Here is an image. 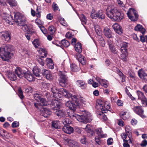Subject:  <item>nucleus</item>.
Here are the masks:
<instances>
[{"mask_svg":"<svg viewBox=\"0 0 147 147\" xmlns=\"http://www.w3.org/2000/svg\"><path fill=\"white\" fill-rule=\"evenodd\" d=\"M14 20L18 25L22 26V28L24 32H32V25L30 24H25L24 18L20 13L17 12L14 13Z\"/></svg>","mask_w":147,"mask_h":147,"instance_id":"obj_1","label":"nucleus"},{"mask_svg":"<svg viewBox=\"0 0 147 147\" xmlns=\"http://www.w3.org/2000/svg\"><path fill=\"white\" fill-rule=\"evenodd\" d=\"M108 17L115 21H120L123 17V14L114 7H108L106 10Z\"/></svg>","mask_w":147,"mask_h":147,"instance_id":"obj_2","label":"nucleus"},{"mask_svg":"<svg viewBox=\"0 0 147 147\" xmlns=\"http://www.w3.org/2000/svg\"><path fill=\"white\" fill-rule=\"evenodd\" d=\"M12 46L7 45L4 47H0V58L4 61H8L11 58Z\"/></svg>","mask_w":147,"mask_h":147,"instance_id":"obj_3","label":"nucleus"},{"mask_svg":"<svg viewBox=\"0 0 147 147\" xmlns=\"http://www.w3.org/2000/svg\"><path fill=\"white\" fill-rule=\"evenodd\" d=\"M59 78L58 79L59 85L62 87L65 86L67 84L68 80L65 71L60 70L58 73Z\"/></svg>","mask_w":147,"mask_h":147,"instance_id":"obj_4","label":"nucleus"},{"mask_svg":"<svg viewBox=\"0 0 147 147\" xmlns=\"http://www.w3.org/2000/svg\"><path fill=\"white\" fill-rule=\"evenodd\" d=\"M132 109L137 114L143 118L146 117L144 114V111L142 106H135Z\"/></svg>","mask_w":147,"mask_h":147,"instance_id":"obj_5","label":"nucleus"},{"mask_svg":"<svg viewBox=\"0 0 147 147\" xmlns=\"http://www.w3.org/2000/svg\"><path fill=\"white\" fill-rule=\"evenodd\" d=\"M42 75L45 76L46 78L48 80H50L53 79L52 75L51 72L48 70L43 69L42 70Z\"/></svg>","mask_w":147,"mask_h":147,"instance_id":"obj_6","label":"nucleus"},{"mask_svg":"<svg viewBox=\"0 0 147 147\" xmlns=\"http://www.w3.org/2000/svg\"><path fill=\"white\" fill-rule=\"evenodd\" d=\"M15 72L18 77L20 78H22L24 76L26 72L21 68L19 67H16Z\"/></svg>","mask_w":147,"mask_h":147,"instance_id":"obj_7","label":"nucleus"},{"mask_svg":"<svg viewBox=\"0 0 147 147\" xmlns=\"http://www.w3.org/2000/svg\"><path fill=\"white\" fill-rule=\"evenodd\" d=\"M95 108L97 110L101 111L102 113H107V110H105L103 102L102 101L100 102V103H98V101H97Z\"/></svg>","mask_w":147,"mask_h":147,"instance_id":"obj_8","label":"nucleus"},{"mask_svg":"<svg viewBox=\"0 0 147 147\" xmlns=\"http://www.w3.org/2000/svg\"><path fill=\"white\" fill-rule=\"evenodd\" d=\"M112 27L115 31L117 34H121L123 33V30L118 24L115 23L113 25Z\"/></svg>","mask_w":147,"mask_h":147,"instance_id":"obj_9","label":"nucleus"},{"mask_svg":"<svg viewBox=\"0 0 147 147\" xmlns=\"http://www.w3.org/2000/svg\"><path fill=\"white\" fill-rule=\"evenodd\" d=\"M65 105L67 107L69 108L70 110L75 111L76 110L77 105L72 103L70 101H67L65 103Z\"/></svg>","mask_w":147,"mask_h":147,"instance_id":"obj_10","label":"nucleus"},{"mask_svg":"<svg viewBox=\"0 0 147 147\" xmlns=\"http://www.w3.org/2000/svg\"><path fill=\"white\" fill-rule=\"evenodd\" d=\"M103 33L107 38H113L112 32L109 28L108 27H105L104 28Z\"/></svg>","mask_w":147,"mask_h":147,"instance_id":"obj_11","label":"nucleus"},{"mask_svg":"<svg viewBox=\"0 0 147 147\" xmlns=\"http://www.w3.org/2000/svg\"><path fill=\"white\" fill-rule=\"evenodd\" d=\"M10 34L9 32L6 31L1 32L0 33V36L3 37L5 40L8 42L11 39Z\"/></svg>","mask_w":147,"mask_h":147,"instance_id":"obj_12","label":"nucleus"},{"mask_svg":"<svg viewBox=\"0 0 147 147\" xmlns=\"http://www.w3.org/2000/svg\"><path fill=\"white\" fill-rule=\"evenodd\" d=\"M24 77L29 82H32L34 80V75L29 71L26 72L24 76Z\"/></svg>","mask_w":147,"mask_h":147,"instance_id":"obj_13","label":"nucleus"},{"mask_svg":"<svg viewBox=\"0 0 147 147\" xmlns=\"http://www.w3.org/2000/svg\"><path fill=\"white\" fill-rule=\"evenodd\" d=\"M138 73L141 78L145 81H147V74L144 70L142 69H139Z\"/></svg>","mask_w":147,"mask_h":147,"instance_id":"obj_14","label":"nucleus"},{"mask_svg":"<svg viewBox=\"0 0 147 147\" xmlns=\"http://www.w3.org/2000/svg\"><path fill=\"white\" fill-rule=\"evenodd\" d=\"M76 119L81 122H86L87 120V117L86 113L81 115H78Z\"/></svg>","mask_w":147,"mask_h":147,"instance_id":"obj_15","label":"nucleus"},{"mask_svg":"<svg viewBox=\"0 0 147 147\" xmlns=\"http://www.w3.org/2000/svg\"><path fill=\"white\" fill-rule=\"evenodd\" d=\"M59 102L56 100H54L51 102V107L53 110H57L60 108Z\"/></svg>","mask_w":147,"mask_h":147,"instance_id":"obj_16","label":"nucleus"},{"mask_svg":"<svg viewBox=\"0 0 147 147\" xmlns=\"http://www.w3.org/2000/svg\"><path fill=\"white\" fill-rule=\"evenodd\" d=\"M62 130L67 134H70L74 131L73 128L71 126H65L62 128Z\"/></svg>","mask_w":147,"mask_h":147,"instance_id":"obj_17","label":"nucleus"},{"mask_svg":"<svg viewBox=\"0 0 147 147\" xmlns=\"http://www.w3.org/2000/svg\"><path fill=\"white\" fill-rule=\"evenodd\" d=\"M76 58L78 61L82 65H84L86 63V60L84 57L82 56L80 53L77 54L76 55Z\"/></svg>","mask_w":147,"mask_h":147,"instance_id":"obj_18","label":"nucleus"},{"mask_svg":"<svg viewBox=\"0 0 147 147\" xmlns=\"http://www.w3.org/2000/svg\"><path fill=\"white\" fill-rule=\"evenodd\" d=\"M42 115L45 117H48L51 114V111L48 109L47 108H45L43 109Z\"/></svg>","mask_w":147,"mask_h":147,"instance_id":"obj_19","label":"nucleus"},{"mask_svg":"<svg viewBox=\"0 0 147 147\" xmlns=\"http://www.w3.org/2000/svg\"><path fill=\"white\" fill-rule=\"evenodd\" d=\"M96 17L98 19L102 20L105 19V15L103 11L100 10L96 12Z\"/></svg>","mask_w":147,"mask_h":147,"instance_id":"obj_20","label":"nucleus"},{"mask_svg":"<svg viewBox=\"0 0 147 147\" xmlns=\"http://www.w3.org/2000/svg\"><path fill=\"white\" fill-rule=\"evenodd\" d=\"M128 47V43L126 42H123L120 48L121 53L127 52Z\"/></svg>","mask_w":147,"mask_h":147,"instance_id":"obj_21","label":"nucleus"},{"mask_svg":"<svg viewBox=\"0 0 147 147\" xmlns=\"http://www.w3.org/2000/svg\"><path fill=\"white\" fill-rule=\"evenodd\" d=\"M127 16L136 15V17L135 18V19L136 20L138 14L136 13V11L134 9L132 8H130L127 13Z\"/></svg>","mask_w":147,"mask_h":147,"instance_id":"obj_22","label":"nucleus"},{"mask_svg":"<svg viewBox=\"0 0 147 147\" xmlns=\"http://www.w3.org/2000/svg\"><path fill=\"white\" fill-rule=\"evenodd\" d=\"M77 84L82 89H85L87 87V84H86L85 82L82 80H77L76 81Z\"/></svg>","mask_w":147,"mask_h":147,"instance_id":"obj_23","label":"nucleus"},{"mask_svg":"<svg viewBox=\"0 0 147 147\" xmlns=\"http://www.w3.org/2000/svg\"><path fill=\"white\" fill-rule=\"evenodd\" d=\"M22 88L23 89L25 90V91L26 93H32L33 91L32 88L27 84L24 85Z\"/></svg>","mask_w":147,"mask_h":147,"instance_id":"obj_24","label":"nucleus"},{"mask_svg":"<svg viewBox=\"0 0 147 147\" xmlns=\"http://www.w3.org/2000/svg\"><path fill=\"white\" fill-rule=\"evenodd\" d=\"M7 76L8 78L11 81H14L17 79L16 75L13 73L11 72H9L8 73Z\"/></svg>","mask_w":147,"mask_h":147,"instance_id":"obj_25","label":"nucleus"},{"mask_svg":"<svg viewBox=\"0 0 147 147\" xmlns=\"http://www.w3.org/2000/svg\"><path fill=\"white\" fill-rule=\"evenodd\" d=\"M84 125H85V127H84V125H83L82 128L85 130L88 133H90L92 135H93L94 133L92 130L91 129L90 125H87L86 124H84Z\"/></svg>","mask_w":147,"mask_h":147,"instance_id":"obj_26","label":"nucleus"},{"mask_svg":"<svg viewBox=\"0 0 147 147\" xmlns=\"http://www.w3.org/2000/svg\"><path fill=\"white\" fill-rule=\"evenodd\" d=\"M47 54L45 53L44 54V56H41L38 59L37 61L38 63L42 66H43L45 65V63L42 60V58L46 57Z\"/></svg>","mask_w":147,"mask_h":147,"instance_id":"obj_27","label":"nucleus"},{"mask_svg":"<svg viewBox=\"0 0 147 147\" xmlns=\"http://www.w3.org/2000/svg\"><path fill=\"white\" fill-rule=\"evenodd\" d=\"M134 29L136 31H140L143 34L145 33L146 31L145 29L140 24L138 25L135 27Z\"/></svg>","mask_w":147,"mask_h":147,"instance_id":"obj_28","label":"nucleus"},{"mask_svg":"<svg viewBox=\"0 0 147 147\" xmlns=\"http://www.w3.org/2000/svg\"><path fill=\"white\" fill-rule=\"evenodd\" d=\"M75 50L78 52L80 53L82 51V45L80 42L76 43L74 46Z\"/></svg>","mask_w":147,"mask_h":147,"instance_id":"obj_29","label":"nucleus"},{"mask_svg":"<svg viewBox=\"0 0 147 147\" xmlns=\"http://www.w3.org/2000/svg\"><path fill=\"white\" fill-rule=\"evenodd\" d=\"M75 111L70 110V111L68 112V115L70 118L74 119H76L78 114L74 113Z\"/></svg>","mask_w":147,"mask_h":147,"instance_id":"obj_30","label":"nucleus"},{"mask_svg":"<svg viewBox=\"0 0 147 147\" xmlns=\"http://www.w3.org/2000/svg\"><path fill=\"white\" fill-rule=\"evenodd\" d=\"M98 41L100 45L104 47L105 45V42L103 38L101 36H98Z\"/></svg>","mask_w":147,"mask_h":147,"instance_id":"obj_31","label":"nucleus"},{"mask_svg":"<svg viewBox=\"0 0 147 147\" xmlns=\"http://www.w3.org/2000/svg\"><path fill=\"white\" fill-rule=\"evenodd\" d=\"M129 139L128 140H125L123 141V146L124 147H130L129 144L132 142L131 138L128 136Z\"/></svg>","mask_w":147,"mask_h":147,"instance_id":"obj_32","label":"nucleus"},{"mask_svg":"<svg viewBox=\"0 0 147 147\" xmlns=\"http://www.w3.org/2000/svg\"><path fill=\"white\" fill-rule=\"evenodd\" d=\"M61 91L62 92L63 95L68 98H70V97L71 96V94L69 93L68 91L66 89L63 88L61 90Z\"/></svg>","mask_w":147,"mask_h":147,"instance_id":"obj_33","label":"nucleus"},{"mask_svg":"<svg viewBox=\"0 0 147 147\" xmlns=\"http://www.w3.org/2000/svg\"><path fill=\"white\" fill-rule=\"evenodd\" d=\"M61 47H67L69 45L70 43L68 41L64 39L61 40Z\"/></svg>","mask_w":147,"mask_h":147,"instance_id":"obj_34","label":"nucleus"},{"mask_svg":"<svg viewBox=\"0 0 147 147\" xmlns=\"http://www.w3.org/2000/svg\"><path fill=\"white\" fill-rule=\"evenodd\" d=\"M104 107L105 110H107V112L108 111H110L111 109L110 107V104L108 102H106L105 103Z\"/></svg>","mask_w":147,"mask_h":147,"instance_id":"obj_35","label":"nucleus"},{"mask_svg":"<svg viewBox=\"0 0 147 147\" xmlns=\"http://www.w3.org/2000/svg\"><path fill=\"white\" fill-rule=\"evenodd\" d=\"M97 132V134L99 136L101 137H105L106 136V135L103 134V131H102L101 128H98L95 130Z\"/></svg>","mask_w":147,"mask_h":147,"instance_id":"obj_36","label":"nucleus"},{"mask_svg":"<svg viewBox=\"0 0 147 147\" xmlns=\"http://www.w3.org/2000/svg\"><path fill=\"white\" fill-rule=\"evenodd\" d=\"M95 30L98 36H101L102 30L99 26L98 25H95L94 26Z\"/></svg>","mask_w":147,"mask_h":147,"instance_id":"obj_37","label":"nucleus"},{"mask_svg":"<svg viewBox=\"0 0 147 147\" xmlns=\"http://www.w3.org/2000/svg\"><path fill=\"white\" fill-rule=\"evenodd\" d=\"M137 93L138 96V99L141 100L146 98V97L144 95V94L143 92L139 90H138L137 91Z\"/></svg>","mask_w":147,"mask_h":147,"instance_id":"obj_38","label":"nucleus"},{"mask_svg":"<svg viewBox=\"0 0 147 147\" xmlns=\"http://www.w3.org/2000/svg\"><path fill=\"white\" fill-rule=\"evenodd\" d=\"M33 74L35 76L38 77H40V72L39 69L36 68H33Z\"/></svg>","mask_w":147,"mask_h":147,"instance_id":"obj_39","label":"nucleus"},{"mask_svg":"<svg viewBox=\"0 0 147 147\" xmlns=\"http://www.w3.org/2000/svg\"><path fill=\"white\" fill-rule=\"evenodd\" d=\"M127 52L121 53V58L123 61H127Z\"/></svg>","mask_w":147,"mask_h":147,"instance_id":"obj_40","label":"nucleus"},{"mask_svg":"<svg viewBox=\"0 0 147 147\" xmlns=\"http://www.w3.org/2000/svg\"><path fill=\"white\" fill-rule=\"evenodd\" d=\"M55 114L58 117H63L64 115V112L62 110L56 111Z\"/></svg>","mask_w":147,"mask_h":147,"instance_id":"obj_41","label":"nucleus"},{"mask_svg":"<svg viewBox=\"0 0 147 147\" xmlns=\"http://www.w3.org/2000/svg\"><path fill=\"white\" fill-rule=\"evenodd\" d=\"M71 96L70 98H71V99L74 101L77 105H78L79 103L78 102L79 101V99L77 96L76 95H71Z\"/></svg>","mask_w":147,"mask_h":147,"instance_id":"obj_42","label":"nucleus"},{"mask_svg":"<svg viewBox=\"0 0 147 147\" xmlns=\"http://www.w3.org/2000/svg\"><path fill=\"white\" fill-rule=\"evenodd\" d=\"M63 123L65 126H69L71 123V121L68 118H65L63 120Z\"/></svg>","mask_w":147,"mask_h":147,"instance_id":"obj_43","label":"nucleus"},{"mask_svg":"<svg viewBox=\"0 0 147 147\" xmlns=\"http://www.w3.org/2000/svg\"><path fill=\"white\" fill-rule=\"evenodd\" d=\"M79 17L82 23L86 24V23L87 20L85 16L83 14H82L80 15Z\"/></svg>","mask_w":147,"mask_h":147,"instance_id":"obj_44","label":"nucleus"},{"mask_svg":"<svg viewBox=\"0 0 147 147\" xmlns=\"http://www.w3.org/2000/svg\"><path fill=\"white\" fill-rule=\"evenodd\" d=\"M39 101H40L41 103V105L42 106H46L48 105V102L46 99L43 98H41L40 100Z\"/></svg>","mask_w":147,"mask_h":147,"instance_id":"obj_45","label":"nucleus"},{"mask_svg":"<svg viewBox=\"0 0 147 147\" xmlns=\"http://www.w3.org/2000/svg\"><path fill=\"white\" fill-rule=\"evenodd\" d=\"M118 74L121 79V81L122 82H125V76L123 73L119 70L118 72Z\"/></svg>","mask_w":147,"mask_h":147,"instance_id":"obj_46","label":"nucleus"},{"mask_svg":"<svg viewBox=\"0 0 147 147\" xmlns=\"http://www.w3.org/2000/svg\"><path fill=\"white\" fill-rule=\"evenodd\" d=\"M34 99L36 100L39 101L40 99L42 98L41 95L39 92H36L34 94Z\"/></svg>","mask_w":147,"mask_h":147,"instance_id":"obj_47","label":"nucleus"},{"mask_svg":"<svg viewBox=\"0 0 147 147\" xmlns=\"http://www.w3.org/2000/svg\"><path fill=\"white\" fill-rule=\"evenodd\" d=\"M98 81L103 87L105 88H107L108 87L107 85L105 83L107 82L106 80L100 79Z\"/></svg>","mask_w":147,"mask_h":147,"instance_id":"obj_48","label":"nucleus"},{"mask_svg":"<svg viewBox=\"0 0 147 147\" xmlns=\"http://www.w3.org/2000/svg\"><path fill=\"white\" fill-rule=\"evenodd\" d=\"M32 43L36 48H38V46H40V43L39 40L38 39H35Z\"/></svg>","mask_w":147,"mask_h":147,"instance_id":"obj_49","label":"nucleus"},{"mask_svg":"<svg viewBox=\"0 0 147 147\" xmlns=\"http://www.w3.org/2000/svg\"><path fill=\"white\" fill-rule=\"evenodd\" d=\"M71 70L73 71L76 72L78 71V67L75 64H72L71 65Z\"/></svg>","mask_w":147,"mask_h":147,"instance_id":"obj_50","label":"nucleus"},{"mask_svg":"<svg viewBox=\"0 0 147 147\" xmlns=\"http://www.w3.org/2000/svg\"><path fill=\"white\" fill-rule=\"evenodd\" d=\"M52 126L55 129H57L58 127V121H52Z\"/></svg>","mask_w":147,"mask_h":147,"instance_id":"obj_51","label":"nucleus"},{"mask_svg":"<svg viewBox=\"0 0 147 147\" xmlns=\"http://www.w3.org/2000/svg\"><path fill=\"white\" fill-rule=\"evenodd\" d=\"M78 102L79 105H77L78 106H79L80 105L83 106V105H85L86 103V101L85 99L83 98H81L79 99Z\"/></svg>","mask_w":147,"mask_h":147,"instance_id":"obj_52","label":"nucleus"},{"mask_svg":"<svg viewBox=\"0 0 147 147\" xmlns=\"http://www.w3.org/2000/svg\"><path fill=\"white\" fill-rule=\"evenodd\" d=\"M109 48L112 53L115 54H117L118 51L116 50V48L114 46V45L109 47Z\"/></svg>","mask_w":147,"mask_h":147,"instance_id":"obj_53","label":"nucleus"},{"mask_svg":"<svg viewBox=\"0 0 147 147\" xmlns=\"http://www.w3.org/2000/svg\"><path fill=\"white\" fill-rule=\"evenodd\" d=\"M8 3L12 7H15L17 5V2L15 0H11Z\"/></svg>","mask_w":147,"mask_h":147,"instance_id":"obj_54","label":"nucleus"},{"mask_svg":"<svg viewBox=\"0 0 147 147\" xmlns=\"http://www.w3.org/2000/svg\"><path fill=\"white\" fill-rule=\"evenodd\" d=\"M34 106L38 109L41 110L40 108L42 107L41 104L40 103L34 102Z\"/></svg>","mask_w":147,"mask_h":147,"instance_id":"obj_55","label":"nucleus"},{"mask_svg":"<svg viewBox=\"0 0 147 147\" xmlns=\"http://www.w3.org/2000/svg\"><path fill=\"white\" fill-rule=\"evenodd\" d=\"M52 8L53 11H57L59 10V9L57 4L55 3H53L52 4Z\"/></svg>","mask_w":147,"mask_h":147,"instance_id":"obj_56","label":"nucleus"},{"mask_svg":"<svg viewBox=\"0 0 147 147\" xmlns=\"http://www.w3.org/2000/svg\"><path fill=\"white\" fill-rule=\"evenodd\" d=\"M117 3L119 5V6L122 7V9L124 11H126V8L124 7V5L123 4V2L120 0H117Z\"/></svg>","mask_w":147,"mask_h":147,"instance_id":"obj_57","label":"nucleus"},{"mask_svg":"<svg viewBox=\"0 0 147 147\" xmlns=\"http://www.w3.org/2000/svg\"><path fill=\"white\" fill-rule=\"evenodd\" d=\"M9 134L6 131L3 130V134H2L1 137L7 138L9 136Z\"/></svg>","mask_w":147,"mask_h":147,"instance_id":"obj_58","label":"nucleus"},{"mask_svg":"<svg viewBox=\"0 0 147 147\" xmlns=\"http://www.w3.org/2000/svg\"><path fill=\"white\" fill-rule=\"evenodd\" d=\"M18 95L20 98L21 99L24 98V96L23 95V92L21 88H18Z\"/></svg>","mask_w":147,"mask_h":147,"instance_id":"obj_59","label":"nucleus"},{"mask_svg":"<svg viewBox=\"0 0 147 147\" xmlns=\"http://www.w3.org/2000/svg\"><path fill=\"white\" fill-rule=\"evenodd\" d=\"M143 106L144 107H147V99L146 97L141 100Z\"/></svg>","mask_w":147,"mask_h":147,"instance_id":"obj_60","label":"nucleus"},{"mask_svg":"<svg viewBox=\"0 0 147 147\" xmlns=\"http://www.w3.org/2000/svg\"><path fill=\"white\" fill-rule=\"evenodd\" d=\"M80 142L82 144H86L87 143L86 138L84 136H83L81 138Z\"/></svg>","mask_w":147,"mask_h":147,"instance_id":"obj_61","label":"nucleus"},{"mask_svg":"<svg viewBox=\"0 0 147 147\" xmlns=\"http://www.w3.org/2000/svg\"><path fill=\"white\" fill-rule=\"evenodd\" d=\"M129 18L130 19L131 21H136L138 19V15H137V18H136V20H135V18L136 17V15H134H134H133V16H128Z\"/></svg>","mask_w":147,"mask_h":147,"instance_id":"obj_62","label":"nucleus"},{"mask_svg":"<svg viewBox=\"0 0 147 147\" xmlns=\"http://www.w3.org/2000/svg\"><path fill=\"white\" fill-rule=\"evenodd\" d=\"M48 30L51 33H53L55 31V29L54 26H51L49 27Z\"/></svg>","mask_w":147,"mask_h":147,"instance_id":"obj_63","label":"nucleus"},{"mask_svg":"<svg viewBox=\"0 0 147 147\" xmlns=\"http://www.w3.org/2000/svg\"><path fill=\"white\" fill-rule=\"evenodd\" d=\"M19 126V123L16 121L13 122L11 126L13 128L17 127Z\"/></svg>","mask_w":147,"mask_h":147,"instance_id":"obj_64","label":"nucleus"}]
</instances>
